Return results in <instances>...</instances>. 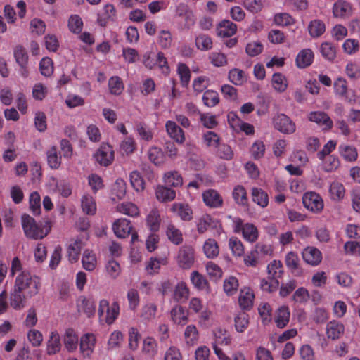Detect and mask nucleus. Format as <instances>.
I'll return each mask as SVG.
<instances>
[{
  "label": "nucleus",
  "instance_id": "21",
  "mask_svg": "<svg viewBox=\"0 0 360 360\" xmlns=\"http://www.w3.org/2000/svg\"><path fill=\"white\" fill-rule=\"evenodd\" d=\"M60 335L57 332L52 331L46 342V353L48 355L56 354L60 350Z\"/></svg>",
  "mask_w": 360,
  "mask_h": 360
},
{
  "label": "nucleus",
  "instance_id": "39",
  "mask_svg": "<svg viewBox=\"0 0 360 360\" xmlns=\"http://www.w3.org/2000/svg\"><path fill=\"white\" fill-rule=\"evenodd\" d=\"M165 183L169 186L178 187L183 184V179L176 171L168 172L164 176Z\"/></svg>",
  "mask_w": 360,
  "mask_h": 360
},
{
  "label": "nucleus",
  "instance_id": "38",
  "mask_svg": "<svg viewBox=\"0 0 360 360\" xmlns=\"http://www.w3.org/2000/svg\"><path fill=\"white\" fill-rule=\"evenodd\" d=\"M308 30L312 37H319L324 33L326 26L323 21L316 19L310 22Z\"/></svg>",
  "mask_w": 360,
  "mask_h": 360
},
{
  "label": "nucleus",
  "instance_id": "17",
  "mask_svg": "<svg viewBox=\"0 0 360 360\" xmlns=\"http://www.w3.org/2000/svg\"><path fill=\"white\" fill-rule=\"evenodd\" d=\"M344 325L337 321H330L326 326L327 337L332 340H338L344 334Z\"/></svg>",
  "mask_w": 360,
  "mask_h": 360
},
{
  "label": "nucleus",
  "instance_id": "54",
  "mask_svg": "<svg viewBox=\"0 0 360 360\" xmlns=\"http://www.w3.org/2000/svg\"><path fill=\"white\" fill-rule=\"evenodd\" d=\"M197 48L202 51H207L212 48V41L207 34H200L195 38Z\"/></svg>",
  "mask_w": 360,
  "mask_h": 360
},
{
  "label": "nucleus",
  "instance_id": "51",
  "mask_svg": "<svg viewBox=\"0 0 360 360\" xmlns=\"http://www.w3.org/2000/svg\"><path fill=\"white\" fill-rule=\"evenodd\" d=\"M229 247L232 254L236 257L243 255L245 250L243 243L236 237H231L229 240Z\"/></svg>",
  "mask_w": 360,
  "mask_h": 360
},
{
  "label": "nucleus",
  "instance_id": "10",
  "mask_svg": "<svg viewBox=\"0 0 360 360\" xmlns=\"http://www.w3.org/2000/svg\"><path fill=\"white\" fill-rule=\"evenodd\" d=\"M302 255L304 261L311 266H317L322 260V253L315 247L308 246L305 248Z\"/></svg>",
  "mask_w": 360,
  "mask_h": 360
},
{
  "label": "nucleus",
  "instance_id": "41",
  "mask_svg": "<svg viewBox=\"0 0 360 360\" xmlns=\"http://www.w3.org/2000/svg\"><path fill=\"white\" fill-rule=\"evenodd\" d=\"M82 207L84 212L89 215H94L96 212V204L94 198L85 195L82 198Z\"/></svg>",
  "mask_w": 360,
  "mask_h": 360
},
{
  "label": "nucleus",
  "instance_id": "28",
  "mask_svg": "<svg viewBox=\"0 0 360 360\" xmlns=\"http://www.w3.org/2000/svg\"><path fill=\"white\" fill-rule=\"evenodd\" d=\"M156 198L161 202L173 200L176 197V192L164 186H158L155 191Z\"/></svg>",
  "mask_w": 360,
  "mask_h": 360
},
{
  "label": "nucleus",
  "instance_id": "34",
  "mask_svg": "<svg viewBox=\"0 0 360 360\" xmlns=\"http://www.w3.org/2000/svg\"><path fill=\"white\" fill-rule=\"evenodd\" d=\"M191 282L193 286L200 290H207L209 288L207 279L198 271H193L191 274Z\"/></svg>",
  "mask_w": 360,
  "mask_h": 360
},
{
  "label": "nucleus",
  "instance_id": "23",
  "mask_svg": "<svg viewBox=\"0 0 360 360\" xmlns=\"http://www.w3.org/2000/svg\"><path fill=\"white\" fill-rule=\"evenodd\" d=\"M290 312L288 307H280L276 313L275 323L279 328L285 327L290 321Z\"/></svg>",
  "mask_w": 360,
  "mask_h": 360
},
{
  "label": "nucleus",
  "instance_id": "43",
  "mask_svg": "<svg viewBox=\"0 0 360 360\" xmlns=\"http://www.w3.org/2000/svg\"><path fill=\"white\" fill-rule=\"evenodd\" d=\"M117 208L119 212L129 217H136L139 214L138 207L132 202H122L117 205Z\"/></svg>",
  "mask_w": 360,
  "mask_h": 360
},
{
  "label": "nucleus",
  "instance_id": "48",
  "mask_svg": "<svg viewBox=\"0 0 360 360\" xmlns=\"http://www.w3.org/2000/svg\"><path fill=\"white\" fill-rule=\"evenodd\" d=\"M236 330L243 333L249 325V316L244 311L240 312L234 319Z\"/></svg>",
  "mask_w": 360,
  "mask_h": 360
},
{
  "label": "nucleus",
  "instance_id": "44",
  "mask_svg": "<svg viewBox=\"0 0 360 360\" xmlns=\"http://www.w3.org/2000/svg\"><path fill=\"white\" fill-rule=\"evenodd\" d=\"M239 283L236 277L230 276L224 281V290L227 295H234L238 288Z\"/></svg>",
  "mask_w": 360,
  "mask_h": 360
},
{
  "label": "nucleus",
  "instance_id": "56",
  "mask_svg": "<svg viewBox=\"0 0 360 360\" xmlns=\"http://www.w3.org/2000/svg\"><path fill=\"white\" fill-rule=\"evenodd\" d=\"M285 262L287 267L292 272H295L298 270L300 259L297 254L295 252H289L285 255Z\"/></svg>",
  "mask_w": 360,
  "mask_h": 360
},
{
  "label": "nucleus",
  "instance_id": "1",
  "mask_svg": "<svg viewBox=\"0 0 360 360\" xmlns=\"http://www.w3.org/2000/svg\"><path fill=\"white\" fill-rule=\"evenodd\" d=\"M14 286L18 290H21L27 297H32L38 294L40 287V278L27 271H22L17 276Z\"/></svg>",
  "mask_w": 360,
  "mask_h": 360
},
{
  "label": "nucleus",
  "instance_id": "61",
  "mask_svg": "<svg viewBox=\"0 0 360 360\" xmlns=\"http://www.w3.org/2000/svg\"><path fill=\"white\" fill-rule=\"evenodd\" d=\"M267 271L269 276L278 278L283 274V265L280 261L274 260L267 266Z\"/></svg>",
  "mask_w": 360,
  "mask_h": 360
},
{
  "label": "nucleus",
  "instance_id": "5",
  "mask_svg": "<svg viewBox=\"0 0 360 360\" xmlns=\"http://www.w3.org/2000/svg\"><path fill=\"white\" fill-rule=\"evenodd\" d=\"M302 203L306 209L314 212L320 213L324 207L321 195L314 191H308L302 196Z\"/></svg>",
  "mask_w": 360,
  "mask_h": 360
},
{
  "label": "nucleus",
  "instance_id": "24",
  "mask_svg": "<svg viewBox=\"0 0 360 360\" xmlns=\"http://www.w3.org/2000/svg\"><path fill=\"white\" fill-rule=\"evenodd\" d=\"M237 26L230 20H223L217 27V34L222 37H229L235 34Z\"/></svg>",
  "mask_w": 360,
  "mask_h": 360
},
{
  "label": "nucleus",
  "instance_id": "59",
  "mask_svg": "<svg viewBox=\"0 0 360 360\" xmlns=\"http://www.w3.org/2000/svg\"><path fill=\"white\" fill-rule=\"evenodd\" d=\"M172 42V34L168 30H161L159 32L158 43L162 49H169Z\"/></svg>",
  "mask_w": 360,
  "mask_h": 360
},
{
  "label": "nucleus",
  "instance_id": "33",
  "mask_svg": "<svg viewBox=\"0 0 360 360\" xmlns=\"http://www.w3.org/2000/svg\"><path fill=\"white\" fill-rule=\"evenodd\" d=\"M252 197L254 202L262 207H266L269 203V197L267 193L262 188H252Z\"/></svg>",
  "mask_w": 360,
  "mask_h": 360
},
{
  "label": "nucleus",
  "instance_id": "7",
  "mask_svg": "<svg viewBox=\"0 0 360 360\" xmlns=\"http://www.w3.org/2000/svg\"><path fill=\"white\" fill-rule=\"evenodd\" d=\"M13 55L15 62L19 65V73L23 77H27L29 75L28 70V54L26 49L18 45L15 47Z\"/></svg>",
  "mask_w": 360,
  "mask_h": 360
},
{
  "label": "nucleus",
  "instance_id": "4",
  "mask_svg": "<svg viewBox=\"0 0 360 360\" xmlns=\"http://www.w3.org/2000/svg\"><path fill=\"white\" fill-rule=\"evenodd\" d=\"M176 262L181 269H191L195 262L193 248L188 245L181 246L178 251Z\"/></svg>",
  "mask_w": 360,
  "mask_h": 360
},
{
  "label": "nucleus",
  "instance_id": "19",
  "mask_svg": "<svg viewBox=\"0 0 360 360\" xmlns=\"http://www.w3.org/2000/svg\"><path fill=\"white\" fill-rule=\"evenodd\" d=\"M309 119L310 121L317 123L325 129H330L333 126V121L324 112H311L309 114Z\"/></svg>",
  "mask_w": 360,
  "mask_h": 360
},
{
  "label": "nucleus",
  "instance_id": "27",
  "mask_svg": "<svg viewBox=\"0 0 360 360\" xmlns=\"http://www.w3.org/2000/svg\"><path fill=\"white\" fill-rule=\"evenodd\" d=\"M341 156L348 162L355 161L358 157V153L354 146L341 144L338 147Z\"/></svg>",
  "mask_w": 360,
  "mask_h": 360
},
{
  "label": "nucleus",
  "instance_id": "49",
  "mask_svg": "<svg viewBox=\"0 0 360 360\" xmlns=\"http://www.w3.org/2000/svg\"><path fill=\"white\" fill-rule=\"evenodd\" d=\"M198 331L195 325H188L184 331V338L187 345H193L198 339Z\"/></svg>",
  "mask_w": 360,
  "mask_h": 360
},
{
  "label": "nucleus",
  "instance_id": "55",
  "mask_svg": "<svg viewBox=\"0 0 360 360\" xmlns=\"http://www.w3.org/2000/svg\"><path fill=\"white\" fill-rule=\"evenodd\" d=\"M216 148H217L216 155L221 159L229 160L233 158V152L229 145L219 143Z\"/></svg>",
  "mask_w": 360,
  "mask_h": 360
},
{
  "label": "nucleus",
  "instance_id": "14",
  "mask_svg": "<svg viewBox=\"0 0 360 360\" xmlns=\"http://www.w3.org/2000/svg\"><path fill=\"white\" fill-rule=\"evenodd\" d=\"M96 344V337L92 333H86L80 339V351L84 356L89 357Z\"/></svg>",
  "mask_w": 360,
  "mask_h": 360
},
{
  "label": "nucleus",
  "instance_id": "18",
  "mask_svg": "<svg viewBox=\"0 0 360 360\" xmlns=\"http://www.w3.org/2000/svg\"><path fill=\"white\" fill-rule=\"evenodd\" d=\"M189 297V289L184 281L179 282L174 290L172 299L179 303L185 302Z\"/></svg>",
  "mask_w": 360,
  "mask_h": 360
},
{
  "label": "nucleus",
  "instance_id": "12",
  "mask_svg": "<svg viewBox=\"0 0 360 360\" xmlns=\"http://www.w3.org/2000/svg\"><path fill=\"white\" fill-rule=\"evenodd\" d=\"M254 298V293L250 288L245 287L242 288L238 297L240 307L244 311L250 310L253 306Z\"/></svg>",
  "mask_w": 360,
  "mask_h": 360
},
{
  "label": "nucleus",
  "instance_id": "25",
  "mask_svg": "<svg viewBox=\"0 0 360 360\" xmlns=\"http://www.w3.org/2000/svg\"><path fill=\"white\" fill-rule=\"evenodd\" d=\"M172 210L184 221H190L192 219L193 212L188 205L174 203L172 205Z\"/></svg>",
  "mask_w": 360,
  "mask_h": 360
},
{
  "label": "nucleus",
  "instance_id": "58",
  "mask_svg": "<svg viewBox=\"0 0 360 360\" xmlns=\"http://www.w3.org/2000/svg\"><path fill=\"white\" fill-rule=\"evenodd\" d=\"M39 69L42 75L51 76L53 72V61L49 57L43 58L39 63Z\"/></svg>",
  "mask_w": 360,
  "mask_h": 360
},
{
  "label": "nucleus",
  "instance_id": "46",
  "mask_svg": "<svg viewBox=\"0 0 360 360\" xmlns=\"http://www.w3.org/2000/svg\"><path fill=\"white\" fill-rule=\"evenodd\" d=\"M81 248L82 241L80 240H75L69 245L68 248V256L71 262H75L79 259Z\"/></svg>",
  "mask_w": 360,
  "mask_h": 360
},
{
  "label": "nucleus",
  "instance_id": "52",
  "mask_svg": "<svg viewBox=\"0 0 360 360\" xmlns=\"http://www.w3.org/2000/svg\"><path fill=\"white\" fill-rule=\"evenodd\" d=\"M321 53L326 60H333L336 56V48L330 42H323L320 47Z\"/></svg>",
  "mask_w": 360,
  "mask_h": 360
},
{
  "label": "nucleus",
  "instance_id": "9",
  "mask_svg": "<svg viewBox=\"0 0 360 360\" xmlns=\"http://www.w3.org/2000/svg\"><path fill=\"white\" fill-rule=\"evenodd\" d=\"M165 129L169 137L177 143L182 144L185 141L184 131L174 121H167Z\"/></svg>",
  "mask_w": 360,
  "mask_h": 360
},
{
  "label": "nucleus",
  "instance_id": "11",
  "mask_svg": "<svg viewBox=\"0 0 360 360\" xmlns=\"http://www.w3.org/2000/svg\"><path fill=\"white\" fill-rule=\"evenodd\" d=\"M172 321L177 325L184 326L188 322V311L179 304H176L170 311Z\"/></svg>",
  "mask_w": 360,
  "mask_h": 360
},
{
  "label": "nucleus",
  "instance_id": "2",
  "mask_svg": "<svg viewBox=\"0 0 360 360\" xmlns=\"http://www.w3.org/2000/svg\"><path fill=\"white\" fill-rule=\"evenodd\" d=\"M227 218L232 221V229L235 233H241L243 238L249 243H255L259 238V231L256 226L252 223H244L240 217H233L231 215Z\"/></svg>",
  "mask_w": 360,
  "mask_h": 360
},
{
  "label": "nucleus",
  "instance_id": "13",
  "mask_svg": "<svg viewBox=\"0 0 360 360\" xmlns=\"http://www.w3.org/2000/svg\"><path fill=\"white\" fill-rule=\"evenodd\" d=\"M132 226L130 221L127 219H119L114 222L112 225V229L117 237L120 238H124L127 237L131 231Z\"/></svg>",
  "mask_w": 360,
  "mask_h": 360
},
{
  "label": "nucleus",
  "instance_id": "31",
  "mask_svg": "<svg viewBox=\"0 0 360 360\" xmlns=\"http://www.w3.org/2000/svg\"><path fill=\"white\" fill-rule=\"evenodd\" d=\"M345 189L344 186L338 181L333 182L329 187L330 198L334 201H340L344 198Z\"/></svg>",
  "mask_w": 360,
  "mask_h": 360
},
{
  "label": "nucleus",
  "instance_id": "62",
  "mask_svg": "<svg viewBox=\"0 0 360 360\" xmlns=\"http://www.w3.org/2000/svg\"><path fill=\"white\" fill-rule=\"evenodd\" d=\"M250 153L255 160L263 158L265 153V146L262 141H256L250 148Z\"/></svg>",
  "mask_w": 360,
  "mask_h": 360
},
{
  "label": "nucleus",
  "instance_id": "20",
  "mask_svg": "<svg viewBox=\"0 0 360 360\" xmlns=\"http://www.w3.org/2000/svg\"><path fill=\"white\" fill-rule=\"evenodd\" d=\"M314 60V53L310 49L301 50L296 57V65L300 68H305L309 66Z\"/></svg>",
  "mask_w": 360,
  "mask_h": 360
},
{
  "label": "nucleus",
  "instance_id": "15",
  "mask_svg": "<svg viewBox=\"0 0 360 360\" xmlns=\"http://www.w3.org/2000/svg\"><path fill=\"white\" fill-rule=\"evenodd\" d=\"M203 201L206 205L210 207H219L223 204V199L220 194L215 190L209 189L202 193Z\"/></svg>",
  "mask_w": 360,
  "mask_h": 360
},
{
  "label": "nucleus",
  "instance_id": "57",
  "mask_svg": "<svg viewBox=\"0 0 360 360\" xmlns=\"http://www.w3.org/2000/svg\"><path fill=\"white\" fill-rule=\"evenodd\" d=\"M229 79L235 85H241L245 81V72L238 68L232 69L229 72Z\"/></svg>",
  "mask_w": 360,
  "mask_h": 360
},
{
  "label": "nucleus",
  "instance_id": "64",
  "mask_svg": "<svg viewBox=\"0 0 360 360\" xmlns=\"http://www.w3.org/2000/svg\"><path fill=\"white\" fill-rule=\"evenodd\" d=\"M130 182L132 187L136 191H140L144 188V181L139 172L133 171L129 176Z\"/></svg>",
  "mask_w": 360,
  "mask_h": 360
},
{
  "label": "nucleus",
  "instance_id": "35",
  "mask_svg": "<svg viewBox=\"0 0 360 360\" xmlns=\"http://www.w3.org/2000/svg\"><path fill=\"white\" fill-rule=\"evenodd\" d=\"M203 251L207 258H214L219 253L218 244L214 239L209 238L203 245Z\"/></svg>",
  "mask_w": 360,
  "mask_h": 360
},
{
  "label": "nucleus",
  "instance_id": "16",
  "mask_svg": "<svg viewBox=\"0 0 360 360\" xmlns=\"http://www.w3.org/2000/svg\"><path fill=\"white\" fill-rule=\"evenodd\" d=\"M27 295L15 286L10 295V304L15 310L22 309L26 304Z\"/></svg>",
  "mask_w": 360,
  "mask_h": 360
},
{
  "label": "nucleus",
  "instance_id": "32",
  "mask_svg": "<svg viewBox=\"0 0 360 360\" xmlns=\"http://www.w3.org/2000/svg\"><path fill=\"white\" fill-rule=\"evenodd\" d=\"M160 217L157 210H152L146 217V224L152 232H156L160 229Z\"/></svg>",
  "mask_w": 360,
  "mask_h": 360
},
{
  "label": "nucleus",
  "instance_id": "36",
  "mask_svg": "<svg viewBox=\"0 0 360 360\" xmlns=\"http://www.w3.org/2000/svg\"><path fill=\"white\" fill-rule=\"evenodd\" d=\"M166 235L168 239L174 245H179L183 242L181 231L172 224L167 226Z\"/></svg>",
  "mask_w": 360,
  "mask_h": 360
},
{
  "label": "nucleus",
  "instance_id": "29",
  "mask_svg": "<svg viewBox=\"0 0 360 360\" xmlns=\"http://www.w3.org/2000/svg\"><path fill=\"white\" fill-rule=\"evenodd\" d=\"M232 196L236 203L238 205L243 207L248 205L247 192L243 186L238 185L235 186L232 192Z\"/></svg>",
  "mask_w": 360,
  "mask_h": 360
},
{
  "label": "nucleus",
  "instance_id": "30",
  "mask_svg": "<svg viewBox=\"0 0 360 360\" xmlns=\"http://www.w3.org/2000/svg\"><path fill=\"white\" fill-rule=\"evenodd\" d=\"M64 344L69 352H73L77 349L78 337L73 329L68 328L66 330L64 336Z\"/></svg>",
  "mask_w": 360,
  "mask_h": 360
},
{
  "label": "nucleus",
  "instance_id": "3",
  "mask_svg": "<svg viewBox=\"0 0 360 360\" xmlns=\"http://www.w3.org/2000/svg\"><path fill=\"white\" fill-rule=\"evenodd\" d=\"M22 226L25 236L32 240L44 238L47 236L50 230L49 228L44 229L42 224H37L29 215L22 216Z\"/></svg>",
  "mask_w": 360,
  "mask_h": 360
},
{
  "label": "nucleus",
  "instance_id": "6",
  "mask_svg": "<svg viewBox=\"0 0 360 360\" xmlns=\"http://www.w3.org/2000/svg\"><path fill=\"white\" fill-rule=\"evenodd\" d=\"M273 125L276 130L285 134H293L296 130L295 124L283 113H279L274 117Z\"/></svg>",
  "mask_w": 360,
  "mask_h": 360
},
{
  "label": "nucleus",
  "instance_id": "26",
  "mask_svg": "<svg viewBox=\"0 0 360 360\" xmlns=\"http://www.w3.org/2000/svg\"><path fill=\"white\" fill-rule=\"evenodd\" d=\"M46 158L48 165L51 169H58L61 165V156L56 146L51 147L46 151Z\"/></svg>",
  "mask_w": 360,
  "mask_h": 360
},
{
  "label": "nucleus",
  "instance_id": "40",
  "mask_svg": "<svg viewBox=\"0 0 360 360\" xmlns=\"http://www.w3.org/2000/svg\"><path fill=\"white\" fill-rule=\"evenodd\" d=\"M82 262L83 267L86 271H93L96 268V264H97V261H96L95 255L93 254L92 252H91L89 250H86L84 252L83 256L82 258Z\"/></svg>",
  "mask_w": 360,
  "mask_h": 360
},
{
  "label": "nucleus",
  "instance_id": "63",
  "mask_svg": "<svg viewBox=\"0 0 360 360\" xmlns=\"http://www.w3.org/2000/svg\"><path fill=\"white\" fill-rule=\"evenodd\" d=\"M83 22L82 18L77 15H71L68 20V27L73 33H79L82 30Z\"/></svg>",
  "mask_w": 360,
  "mask_h": 360
},
{
  "label": "nucleus",
  "instance_id": "60",
  "mask_svg": "<svg viewBox=\"0 0 360 360\" xmlns=\"http://www.w3.org/2000/svg\"><path fill=\"white\" fill-rule=\"evenodd\" d=\"M30 207L32 213L38 215L41 212V198L37 192H32L30 196Z\"/></svg>",
  "mask_w": 360,
  "mask_h": 360
},
{
  "label": "nucleus",
  "instance_id": "53",
  "mask_svg": "<svg viewBox=\"0 0 360 360\" xmlns=\"http://www.w3.org/2000/svg\"><path fill=\"white\" fill-rule=\"evenodd\" d=\"M334 89L336 94L344 97L345 101L349 102L352 101L351 98H349L347 96V85L345 79L342 78H338L334 83Z\"/></svg>",
  "mask_w": 360,
  "mask_h": 360
},
{
  "label": "nucleus",
  "instance_id": "37",
  "mask_svg": "<svg viewBox=\"0 0 360 360\" xmlns=\"http://www.w3.org/2000/svg\"><path fill=\"white\" fill-rule=\"evenodd\" d=\"M157 312V305L154 303L145 304L141 311V318L145 322H148L155 318Z\"/></svg>",
  "mask_w": 360,
  "mask_h": 360
},
{
  "label": "nucleus",
  "instance_id": "50",
  "mask_svg": "<svg viewBox=\"0 0 360 360\" xmlns=\"http://www.w3.org/2000/svg\"><path fill=\"white\" fill-rule=\"evenodd\" d=\"M108 87L112 94L120 95L124 89V84L120 77H111L108 80Z\"/></svg>",
  "mask_w": 360,
  "mask_h": 360
},
{
  "label": "nucleus",
  "instance_id": "22",
  "mask_svg": "<svg viewBox=\"0 0 360 360\" xmlns=\"http://www.w3.org/2000/svg\"><path fill=\"white\" fill-rule=\"evenodd\" d=\"M333 15L336 18H345L352 13V6L349 3L339 0L333 7Z\"/></svg>",
  "mask_w": 360,
  "mask_h": 360
},
{
  "label": "nucleus",
  "instance_id": "42",
  "mask_svg": "<svg viewBox=\"0 0 360 360\" xmlns=\"http://www.w3.org/2000/svg\"><path fill=\"white\" fill-rule=\"evenodd\" d=\"M120 314V305L117 301L113 302L108 307L106 310V316L105 318V322L108 325H111L117 319Z\"/></svg>",
  "mask_w": 360,
  "mask_h": 360
},
{
  "label": "nucleus",
  "instance_id": "45",
  "mask_svg": "<svg viewBox=\"0 0 360 360\" xmlns=\"http://www.w3.org/2000/svg\"><path fill=\"white\" fill-rule=\"evenodd\" d=\"M272 86L278 92H283L288 87L285 77L281 73H274L272 76Z\"/></svg>",
  "mask_w": 360,
  "mask_h": 360
},
{
  "label": "nucleus",
  "instance_id": "8",
  "mask_svg": "<svg viewBox=\"0 0 360 360\" xmlns=\"http://www.w3.org/2000/svg\"><path fill=\"white\" fill-rule=\"evenodd\" d=\"M96 160L101 165L108 166L114 159V152L111 146L103 143L94 154Z\"/></svg>",
  "mask_w": 360,
  "mask_h": 360
},
{
  "label": "nucleus",
  "instance_id": "47",
  "mask_svg": "<svg viewBox=\"0 0 360 360\" xmlns=\"http://www.w3.org/2000/svg\"><path fill=\"white\" fill-rule=\"evenodd\" d=\"M202 101L204 105L207 107H214L219 102V94L214 90H207L203 94Z\"/></svg>",
  "mask_w": 360,
  "mask_h": 360
}]
</instances>
